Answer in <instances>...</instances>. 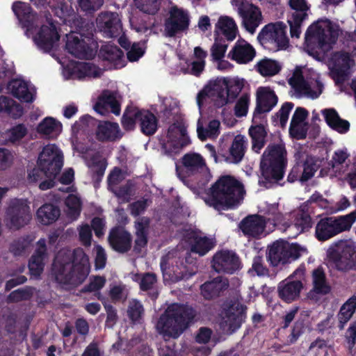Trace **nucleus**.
Returning <instances> with one entry per match:
<instances>
[{
	"mask_svg": "<svg viewBox=\"0 0 356 356\" xmlns=\"http://www.w3.org/2000/svg\"><path fill=\"white\" fill-rule=\"evenodd\" d=\"M278 98L275 92L270 88L260 87L257 91L256 107L254 118L264 113L270 112L277 104Z\"/></svg>",
	"mask_w": 356,
	"mask_h": 356,
	"instance_id": "24",
	"label": "nucleus"
},
{
	"mask_svg": "<svg viewBox=\"0 0 356 356\" xmlns=\"http://www.w3.org/2000/svg\"><path fill=\"white\" fill-rule=\"evenodd\" d=\"M136 7L142 12L155 15L159 10L161 3L159 0H134Z\"/></svg>",
	"mask_w": 356,
	"mask_h": 356,
	"instance_id": "61",
	"label": "nucleus"
},
{
	"mask_svg": "<svg viewBox=\"0 0 356 356\" xmlns=\"http://www.w3.org/2000/svg\"><path fill=\"white\" fill-rule=\"evenodd\" d=\"M36 245V249L29 261L28 266L31 275L39 277L44 270V261L47 257L45 238H40Z\"/></svg>",
	"mask_w": 356,
	"mask_h": 356,
	"instance_id": "27",
	"label": "nucleus"
},
{
	"mask_svg": "<svg viewBox=\"0 0 356 356\" xmlns=\"http://www.w3.org/2000/svg\"><path fill=\"white\" fill-rule=\"evenodd\" d=\"M168 15L164 22V30L168 37H175L188 29L190 17L187 11L175 6L171 7Z\"/></svg>",
	"mask_w": 356,
	"mask_h": 356,
	"instance_id": "13",
	"label": "nucleus"
},
{
	"mask_svg": "<svg viewBox=\"0 0 356 356\" xmlns=\"http://www.w3.org/2000/svg\"><path fill=\"white\" fill-rule=\"evenodd\" d=\"M248 132L252 140V149L259 153L265 145L267 131L263 124H257L251 126Z\"/></svg>",
	"mask_w": 356,
	"mask_h": 356,
	"instance_id": "44",
	"label": "nucleus"
},
{
	"mask_svg": "<svg viewBox=\"0 0 356 356\" xmlns=\"http://www.w3.org/2000/svg\"><path fill=\"white\" fill-rule=\"evenodd\" d=\"M294 104L292 102H285L282 104L280 109L272 116V122L275 125L278 120H280V126L284 127L289 119V115L291 111L293 109Z\"/></svg>",
	"mask_w": 356,
	"mask_h": 356,
	"instance_id": "60",
	"label": "nucleus"
},
{
	"mask_svg": "<svg viewBox=\"0 0 356 356\" xmlns=\"http://www.w3.org/2000/svg\"><path fill=\"white\" fill-rule=\"evenodd\" d=\"M65 205L67 207V216L72 220H76L80 216L81 210V201L74 195H69L65 200Z\"/></svg>",
	"mask_w": 356,
	"mask_h": 356,
	"instance_id": "58",
	"label": "nucleus"
},
{
	"mask_svg": "<svg viewBox=\"0 0 356 356\" xmlns=\"http://www.w3.org/2000/svg\"><path fill=\"white\" fill-rule=\"evenodd\" d=\"M98 300L102 302L106 312V325L112 327L117 323L118 318L117 310L113 305L107 303V300L100 293H99Z\"/></svg>",
	"mask_w": 356,
	"mask_h": 356,
	"instance_id": "63",
	"label": "nucleus"
},
{
	"mask_svg": "<svg viewBox=\"0 0 356 356\" xmlns=\"http://www.w3.org/2000/svg\"><path fill=\"white\" fill-rule=\"evenodd\" d=\"M302 271L296 270L289 277L280 282L277 286V293L280 298L284 302L291 303L300 297L303 284L301 280H294L293 277Z\"/></svg>",
	"mask_w": 356,
	"mask_h": 356,
	"instance_id": "20",
	"label": "nucleus"
},
{
	"mask_svg": "<svg viewBox=\"0 0 356 356\" xmlns=\"http://www.w3.org/2000/svg\"><path fill=\"white\" fill-rule=\"evenodd\" d=\"M356 252L355 245L347 241H340L336 248L329 252V257L333 261L336 268L341 271L339 264L349 263Z\"/></svg>",
	"mask_w": 356,
	"mask_h": 356,
	"instance_id": "25",
	"label": "nucleus"
},
{
	"mask_svg": "<svg viewBox=\"0 0 356 356\" xmlns=\"http://www.w3.org/2000/svg\"><path fill=\"white\" fill-rule=\"evenodd\" d=\"M247 307L238 300H232L225 314L229 327L233 330L238 329L246 318Z\"/></svg>",
	"mask_w": 356,
	"mask_h": 356,
	"instance_id": "32",
	"label": "nucleus"
},
{
	"mask_svg": "<svg viewBox=\"0 0 356 356\" xmlns=\"http://www.w3.org/2000/svg\"><path fill=\"white\" fill-rule=\"evenodd\" d=\"M73 145L80 152H87L89 149V114L81 116L72 127Z\"/></svg>",
	"mask_w": 356,
	"mask_h": 356,
	"instance_id": "21",
	"label": "nucleus"
},
{
	"mask_svg": "<svg viewBox=\"0 0 356 356\" xmlns=\"http://www.w3.org/2000/svg\"><path fill=\"white\" fill-rule=\"evenodd\" d=\"M228 287V280L218 276L202 284L200 292L204 299L211 300L219 297Z\"/></svg>",
	"mask_w": 356,
	"mask_h": 356,
	"instance_id": "31",
	"label": "nucleus"
},
{
	"mask_svg": "<svg viewBox=\"0 0 356 356\" xmlns=\"http://www.w3.org/2000/svg\"><path fill=\"white\" fill-rule=\"evenodd\" d=\"M353 65L354 60L348 52L334 51L331 54L328 60L330 76L337 86H341L348 80Z\"/></svg>",
	"mask_w": 356,
	"mask_h": 356,
	"instance_id": "11",
	"label": "nucleus"
},
{
	"mask_svg": "<svg viewBox=\"0 0 356 356\" xmlns=\"http://www.w3.org/2000/svg\"><path fill=\"white\" fill-rule=\"evenodd\" d=\"M243 88V83L239 80L224 79L220 83H215L213 87L204 88L197 97L199 107H201L202 100L207 96L211 97L214 106L221 108L223 106L234 102Z\"/></svg>",
	"mask_w": 356,
	"mask_h": 356,
	"instance_id": "7",
	"label": "nucleus"
},
{
	"mask_svg": "<svg viewBox=\"0 0 356 356\" xmlns=\"http://www.w3.org/2000/svg\"><path fill=\"white\" fill-rule=\"evenodd\" d=\"M216 28L220 30L222 34L229 41H232L236 36V24L234 19L229 17H220L216 25Z\"/></svg>",
	"mask_w": 356,
	"mask_h": 356,
	"instance_id": "49",
	"label": "nucleus"
},
{
	"mask_svg": "<svg viewBox=\"0 0 356 356\" xmlns=\"http://www.w3.org/2000/svg\"><path fill=\"white\" fill-rule=\"evenodd\" d=\"M287 151L285 143H270L264 150L260 162V170L264 180L259 184L268 188L273 182H278L284 176L287 167Z\"/></svg>",
	"mask_w": 356,
	"mask_h": 356,
	"instance_id": "4",
	"label": "nucleus"
},
{
	"mask_svg": "<svg viewBox=\"0 0 356 356\" xmlns=\"http://www.w3.org/2000/svg\"><path fill=\"white\" fill-rule=\"evenodd\" d=\"M356 221V210L339 216L320 218L315 226L314 236L318 241H326L339 234L349 231Z\"/></svg>",
	"mask_w": 356,
	"mask_h": 356,
	"instance_id": "8",
	"label": "nucleus"
},
{
	"mask_svg": "<svg viewBox=\"0 0 356 356\" xmlns=\"http://www.w3.org/2000/svg\"><path fill=\"white\" fill-rule=\"evenodd\" d=\"M36 245V249L29 261L28 266L31 275L39 277L44 270V261L47 257L45 238H40Z\"/></svg>",
	"mask_w": 356,
	"mask_h": 356,
	"instance_id": "28",
	"label": "nucleus"
},
{
	"mask_svg": "<svg viewBox=\"0 0 356 356\" xmlns=\"http://www.w3.org/2000/svg\"><path fill=\"white\" fill-rule=\"evenodd\" d=\"M140 108L132 106H127L122 117V126L126 131H132L135 129L136 122L138 123Z\"/></svg>",
	"mask_w": 356,
	"mask_h": 356,
	"instance_id": "53",
	"label": "nucleus"
},
{
	"mask_svg": "<svg viewBox=\"0 0 356 356\" xmlns=\"http://www.w3.org/2000/svg\"><path fill=\"white\" fill-rule=\"evenodd\" d=\"M138 125L143 134L151 136L158 130L159 119L149 110L140 109Z\"/></svg>",
	"mask_w": 356,
	"mask_h": 356,
	"instance_id": "34",
	"label": "nucleus"
},
{
	"mask_svg": "<svg viewBox=\"0 0 356 356\" xmlns=\"http://www.w3.org/2000/svg\"><path fill=\"white\" fill-rule=\"evenodd\" d=\"M255 56L254 48L244 40H238L228 54L231 60L238 64H247L252 61Z\"/></svg>",
	"mask_w": 356,
	"mask_h": 356,
	"instance_id": "29",
	"label": "nucleus"
},
{
	"mask_svg": "<svg viewBox=\"0 0 356 356\" xmlns=\"http://www.w3.org/2000/svg\"><path fill=\"white\" fill-rule=\"evenodd\" d=\"M181 163L188 174H195L205 166L203 157L197 153H187L181 159Z\"/></svg>",
	"mask_w": 356,
	"mask_h": 356,
	"instance_id": "43",
	"label": "nucleus"
},
{
	"mask_svg": "<svg viewBox=\"0 0 356 356\" xmlns=\"http://www.w3.org/2000/svg\"><path fill=\"white\" fill-rule=\"evenodd\" d=\"M97 27L106 38H117L122 31V25L116 13H102L96 19Z\"/></svg>",
	"mask_w": 356,
	"mask_h": 356,
	"instance_id": "17",
	"label": "nucleus"
},
{
	"mask_svg": "<svg viewBox=\"0 0 356 356\" xmlns=\"http://www.w3.org/2000/svg\"><path fill=\"white\" fill-rule=\"evenodd\" d=\"M338 33L332 28L323 29L318 23L309 26L305 33V43L308 54L320 60L336 43Z\"/></svg>",
	"mask_w": 356,
	"mask_h": 356,
	"instance_id": "6",
	"label": "nucleus"
},
{
	"mask_svg": "<svg viewBox=\"0 0 356 356\" xmlns=\"http://www.w3.org/2000/svg\"><path fill=\"white\" fill-rule=\"evenodd\" d=\"M6 217L10 227L19 229L27 225L31 220L30 207L25 200L14 199L7 209Z\"/></svg>",
	"mask_w": 356,
	"mask_h": 356,
	"instance_id": "15",
	"label": "nucleus"
},
{
	"mask_svg": "<svg viewBox=\"0 0 356 356\" xmlns=\"http://www.w3.org/2000/svg\"><path fill=\"white\" fill-rule=\"evenodd\" d=\"M35 289L32 286H26L13 291L7 297L8 303H17L24 300H29L33 296Z\"/></svg>",
	"mask_w": 356,
	"mask_h": 356,
	"instance_id": "56",
	"label": "nucleus"
},
{
	"mask_svg": "<svg viewBox=\"0 0 356 356\" xmlns=\"http://www.w3.org/2000/svg\"><path fill=\"white\" fill-rule=\"evenodd\" d=\"M289 83L297 93L305 95L312 99L318 97L323 88V85L320 81H317L318 91L313 90L309 84L305 79L301 72L294 73L293 76L289 79Z\"/></svg>",
	"mask_w": 356,
	"mask_h": 356,
	"instance_id": "30",
	"label": "nucleus"
},
{
	"mask_svg": "<svg viewBox=\"0 0 356 356\" xmlns=\"http://www.w3.org/2000/svg\"><path fill=\"white\" fill-rule=\"evenodd\" d=\"M267 222L264 216L259 214L249 215L239 223L238 227L248 237L259 238L264 232Z\"/></svg>",
	"mask_w": 356,
	"mask_h": 356,
	"instance_id": "23",
	"label": "nucleus"
},
{
	"mask_svg": "<svg viewBox=\"0 0 356 356\" xmlns=\"http://www.w3.org/2000/svg\"><path fill=\"white\" fill-rule=\"evenodd\" d=\"M47 16L48 25H42L38 32L33 37V40L40 50L44 52H49L52 50L55 43L59 40L60 35L57 31L56 25L51 17Z\"/></svg>",
	"mask_w": 356,
	"mask_h": 356,
	"instance_id": "16",
	"label": "nucleus"
},
{
	"mask_svg": "<svg viewBox=\"0 0 356 356\" xmlns=\"http://www.w3.org/2000/svg\"><path fill=\"white\" fill-rule=\"evenodd\" d=\"M13 10L17 16L22 26L27 29L31 31L35 25L36 15L29 7H26L22 3H14Z\"/></svg>",
	"mask_w": 356,
	"mask_h": 356,
	"instance_id": "39",
	"label": "nucleus"
},
{
	"mask_svg": "<svg viewBox=\"0 0 356 356\" xmlns=\"http://www.w3.org/2000/svg\"><path fill=\"white\" fill-rule=\"evenodd\" d=\"M312 279L314 291L318 294L326 295L331 291L330 286L327 283L326 276L322 267L313 270Z\"/></svg>",
	"mask_w": 356,
	"mask_h": 356,
	"instance_id": "51",
	"label": "nucleus"
},
{
	"mask_svg": "<svg viewBox=\"0 0 356 356\" xmlns=\"http://www.w3.org/2000/svg\"><path fill=\"white\" fill-rule=\"evenodd\" d=\"M255 69L263 76H273L281 71L282 67L277 61L264 58L256 64Z\"/></svg>",
	"mask_w": 356,
	"mask_h": 356,
	"instance_id": "50",
	"label": "nucleus"
},
{
	"mask_svg": "<svg viewBox=\"0 0 356 356\" xmlns=\"http://www.w3.org/2000/svg\"><path fill=\"white\" fill-rule=\"evenodd\" d=\"M33 239L29 235L14 240L10 245L9 250L15 256H22L30 247Z\"/></svg>",
	"mask_w": 356,
	"mask_h": 356,
	"instance_id": "57",
	"label": "nucleus"
},
{
	"mask_svg": "<svg viewBox=\"0 0 356 356\" xmlns=\"http://www.w3.org/2000/svg\"><path fill=\"white\" fill-rule=\"evenodd\" d=\"M56 15L62 19L65 24L69 23L71 27H74L72 24L74 19L81 18L80 16H75L72 3L65 1H60L58 3L57 8H56Z\"/></svg>",
	"mask_w": 356,
	"mask_h": 356,
	"instance_id": "52",
	"label": "nucleus"
},
{
	"mask_svg": "<svg viewBox=\"0 0 356 356\" xmlns=\"http://www.w3.org/2000/svg\"><path fill=\"white\" fill-rule=\"evenodd\" d=\"M140 279V289L143 291L149 292V295L152 300H156L159 296V292L154 289V286L157 282V277L154 273H145L138 275Z\"/></svg>",
	"mask_w": 356,
	"mask_h": 356,
	"instance_id": "54",
	"label": "nucleus"
},
{
	"mask_svg": "<svg viewBox=\"0 0 356 356\" xmlns=\"http://www.w3.org/2000/svg\"><path fill=\"white\" fill-rule=\"evenodd\" d=\"M23 108L19 104L9 97L0 96V115L6 114L14 119H17L23 115Z\"/></svg>",
	"mask_w": 356,
	"mask_h": 356,
	"instance_id": "42",
	"label": "nucleus"
},
{
	"mask_svg": "<svg viewBox=\"0 0 356 356\" xmlns=\"http://www.w3.org/2000/svg\"><path fill=\"white\" fill-rule=\"evenodd\" d=\"M260 44L271 51L285 50L289 46L286 26L282 22L265 25L257 35Z\"/></svg>",
	"mask_w": 356,
	"mask_h": 356,
	"instance_id": "10",
	"label": "nucleus"
},
{
	"mask_svg": "<svg viewBox=\"0 0 356 356\" xmlns=\"http://www.w3.org/2000/svg\"><path fill=\"white\" fill-rule=\"evenodd\" d=\"M302 176L300 181L304 183L312 179L317 170V166L312 159H306L301 163Z\"/></svg>",
	"mask_w": 356,
	"mask_h": 356,
	"instance_id": "64",
	"label": "nucleus"
},
{
	"mask_svg": "<svg viewBox=\"0 0 356 356\" xmlns=\"http://www.w3.org/2000/svg\"><path fill=\"white\" fill-rule=\"evenodd\" d=\"M188 137H180L179 138H168V141L163 144L162 148L166 154L174 156L179 154L181 150L190 144Z\"/></svg>",
	"mask_w": 356,
	"mask_h": 356,
	"instance_id": "55",
	"label": "nucleus"
},
{
	"mask_svg": "<svg viewBox=\"0 0 356 356\" xmlns=\"http://www.w3.org/2000/svg\"><path fill=\"white\" fill-rule=\"evenodd\" d=\"M189 240L191 243V251L200 256L205 255L216 245L213 239L207 236H200L195 234L189 238Z\"/></svg>",
	"mask_w": 356,
	"mask_h": 356,
	"instance_id": "40",
	"label": "nucleus"
},
{
	"mask_svg": "<svg viewBox=\"0 0 356 356\" xmlns=\"http://www.w3.org/2000/svg\"><path fill=\"white\" fill-rule=\"evenodd\" d=\"M8 88L12 95L26 103H31L34 101L33 94L29 91L26 82L21 79H13L8 85Z\"/></svg>",
	"mask_w": 356,
	"mask_h": 356,
	"instance_id": "37",
	"label": "nucleus"
},
{
	"mask_svg": "<svg viewBox=\"0 0 356 356\" xmlns=\"http://www.w3.org/2000/svg\"><path fill=\"white\" fill-rule=\"evenodd\" d=\"M212 267L218 273L232 275L242 268L238 255L233 250H222L213 257Z\"/></svg>",
	"mask_w": 356,
	"mask_h": 356,
	"instance_id": "14",
	"label": "nucleus"
},
{
	"mask_svg": "<svg viewBox=\"0 0 356 356\" xmlns=\"http://www.w3.org/2000/svg\"><path fill=\"white\" fill-rule=\"evenodd\" d=\"M149 222V219L147 218H141L135 222L136 239L134 251L136 253H140L142 249L147 245Z\"/></svg>",
	"mask_w": 356,
	"mask_h": 356,
	"instance_id": "35",
	"label": "nucleus"
},
{
	"mask_svg": "<svg viewBox=\"0 0 356 356\" xmlns=\"http://www.w3.org/2000/svg\"><path fill=\"white\" fill-rule=\"evenodd\" d=\"M76 31L66 35L65 49L68 53L79 59L89 60V22L84 18L72 22Z\"/></svg>",
	"mask_w": 356,
	"mask_h": 356,
	"instance_id": "9",
	"label": "nucleus"
},
{
	"mask_svg": "<svg viewBox=\"0 0 356 356\" xmlns=\"http://www.w3.org/2000/svg\"><path fill=\"white\" fill-rule=\"evenodd\" d=\"M28 134V129L23 123H19L5 132L7 144L18 146L21 144L22 139Z\"/></svg>",
	"mask_w": 356,
	"mask_h": 356,
	"instance_id": "48",
	"label": "nucleus"
},
{
	"mask_svg": "<svg viewBox=\"0 0 356 356\" xmlns=\"http://www.w3.org/2000/svg\"><path fill=\"white\" fill-rule=\"evenodd\" d=\"M143 314L144 308L139 300H133L129 302L127 309V316L133 323L138 322Z\"/></svg>",
	"mask_w": 356,
	"mask_h": 356,
	"instance_id": "62",
	"label": "nucleus"
},
{
	"mask_svg": "<svg viewBox=\"0 0 356 356\" xmlns=\"http://www.w3.org/2000/svg\"><path fill=\"white\" fill-rule=\"evenodd\" d=\"M52 274L60 284L79 285L89 275V257L81 248L62 250L55 257Z\"/></svg>",
	"mask_w": 356,
	"mask_h": 356,
	"instance_id": "1",
	"label": "nucleus"
},
{
	"mask_svg": "<svg viewBox=\"0 0 356 356\" xmlns=\"http://www.w3.org/2000/svg\"><path fill=\"white\" fill-rule=\"evenodd\" d=\"M98 44L90 33V77L99 78L108 65L109 69H120L125 65L124 52L117 45L106 42L99 51Z\"/></svg>",
	"mask_w": 356,
	"mask_h": 356,
	"instance_id": "5",
	"label": "nucleus"
},
{
	"mask_svg": "<svg viewBox=\"0 0 356 356\" xmlns=\"http://www.w3.org/2000/svg\"><path fill=\"white\" fill-rule=\"evenodd\" d=\"M62 124L51 117L45 118L37 127V131L48 138H54L61 131Z\"/></svg>",
	"mask_w": 356,
	"mask_h": 356,
	"instance_id": "46",
	"label": "nucleus"
},
{
	"mask_svg": "<svg viewBox=\"0 0 356 356\" xmlns=\"http://www.w3.org/2000/svg\"><path fill=\"white\" fill-rule=\"evenodd\" d=\"M197 311L191 305L172 303L160 316L156 328L163 336L177 339L197 321Z\"/></svg>",
	"mask_w": 356,
	"mask_h": 356,
	"instance_id": "3",
	"label": "nucleus"
},
{
	"mask_svg": "<svg viewBox=\"0 0 356 356\" xmlns=\"http://www.w3.org/2000/svg\"><path fill=\"white\" fill-rule=\"evenodd\" d=\"M286 243L282 241H277L268 248L266 253L267 260L273 266H277L280 264H285L286 257Z\"/></svg>",
	"mask_w": 356,
	"mask_h": 356,
	"instance_id": "38",
	"label": "nucleus"
},
{
	"mask_svg": "<svg viewBox=\"0 0 356 356\" xmlns=\"http://www.w3.org/2000/svg\"><path fill=\"white\" fill-rule=\"evenodd\" d=\"M247 146L246 138L241 134L236 135L229 148V153L225 157V161L230 163H239L245 156Z\"/></svg>",
	"mask_w": 356,
	"mask_h": 356,
	"instance_id": "33",
	"label": "nucleus"
},
{
	"mask_svg": "<svg viewBox=\"0 0 356 356\" xmlns=\"http://www.w3.org/2000/svg\"><path fill=\"white\" fill-rule=\"evenodd\" d=\"M108 242L114 251L124 254L131 250L133 237L124 227L115 226L109 231Z\"/></svg>",
	"mask_w": 356,
	"mask_h": 356,
	"instance_id": "19",
	"label": "nucleus"
},
{
	"mask_svg": "<svg viewBox=\"0 0 356 356\" xmlns=\"http://www.w3.org/2000/svg\"><path fill=\"white\" fill-rule=\"evenodd\" d=\"M37 165L46 173H50L54 176L58 175L63 166L62 151L55 144L44 146L39 154Z\"/></svg>",
	"mask_w": 356,
	"mask_h": 356,
	"instance_id": "12",
	"label": "nucleus"
},
{
	"mask_svg": "<svg viewBox=\"0 0 356 356\" xmlns=\"http://www.w3.org/2000/svg\"><path fill=\"white\" fill-rule=\"evenodd\" d=\"M90 124L96 126L95 136L99 142H114L122 137L120 127L117 122L99 120L90 116Z\"/></svg>",
	"mask_w": 356,
	"mask_h": 356,
	"instance_id": "18",
	"label": "nucleus"
},
{
	"mask_svg": "<svg viewBox=\"0 0 356 356\" xmlns=\"http://www.w3.org/2000/svg\"><path fill=\"white\" fill-rule=\"evenodd\" d=\"M244 193L243 184L234 177L223 175L211 185L204 201L219 211L233 209L241 204Z\"/></svg>",
	"mask_w": 356,
	"mask_h": 356,
	"instance_id": "2",
	"label": "nucleus"
},
{
	"mask_svg": "<svg viewBox=\"0 0 356 356\" xmlns=\"http://www.w3.org/2000/svg\"><path fill=\"white\" fill-rule=\"evenodd\" d=\"M108 162L106 158L99 154L90 156V172L93 186L95 188L99 187L104 177Z\"/></svg>",
	"mask_w": 356,
	"mask_h": 356,
	"instance_id": "36",
	"label": "nucleus"
},
{
	"mask_svg": "<svg viewBox=\"0 0 356 356\" xmlns=\"http://www.w3.org/2000/svg\"><path fill=\"white\" fill-rule=\"evenodd\" d=\"M238 12L243 19V25L253 34L262 20L260 9L252 3L242 2L238 7Z\"/></svg>",
	"mask_w": 356,
	"mask_h": 356,
	"instance_id": "22",
	"label": "nucleus"
},
{
	"mask_svg": "<svg viewBox=\"0 0 356 356\" xmlns=\"http://www.w3.org/2000/svg\"><path fill=\"white\" fill-rule=\"evenodd\" d=\"M60 215V209L53 204H44L37 211L38 218L45 225L54 222Z\"/></svg>",
	"mask_w": 356,
	"mask_h": 356,
	"instance_id": "45",
	"label": "nucleus"
},
{
	"mask_svg": "<svg viewBox=\"0 0 356 356\" xmlns=\"http://www.w3.org/2000/svg\"><path fill=\"white\" fill-rule=\"evenodd\" d=\"M356 309V296H353L341 306L338 314V327L342 330Z\"/></svg>",
	"mask_w": 356,
	"mask_h": 356,
	"instance_id": "47",
	"label": "nucleus"
},
{
	"mask_svg": "<svg viewBox=\"0 0 356 356\" xmlns=\"http://www.w3.org/2000/svg\"><path fill=\"white\" fill-rule=\"evenodd\" d=\"M314 225V221L308 211L300 209L296 213L293 223L290 227L295 228L297 234H300L309 232Z\"/></svg>",
	"mask_w": 356,
	"mask_h": 356,
	"instance_id": "41",
	"label": "nucleus"
},
{
	"mask_svg": "<svg viewBox=\"0 0 356 356\" xmlns=\"http://www.w3.org/2000/svg\"><path fill=\"white\" fill-rule=\"evenodd\" d=\"M307 325L304 318H298L294 323L291 333L289 334L286 339V344L292 345L296 343L298 339L305 332Z\"/></svg>",
	"mask_w": 356,
	"mask_h": 356,
	"instance_id": "59",
	"label": "nucleus"
},
{
	"mask_svg": "<svg viewBox=\"0 0 356 356\" xmlns=\"http://www.w3.org/2000/svg\"><path fill=\"white\" fill-rule=\"evenodd\" d=\"M94 110L101 114L104 115L111 109L112 113L115 115H120L121 113V105L117 99L115 93L106 90L98 97L97 102L93 106Z\"/></svg>",
	"mask_w": 356,
	"mask_h": 356,
	"instance_id": "26",
	"label": "nucleus"
}]
</instances>
